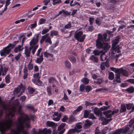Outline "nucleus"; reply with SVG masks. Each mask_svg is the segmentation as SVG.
Wrapping results in <instances>:
<instances>
[{"label": "nucleus", "instance_id": "f257e3e1", "mask_svg": "<svg viewBox=\"0 0 134 134\" xmlns=\"http://www.w3.org/2000/svg\"><path fill=\"white\" fill-rule=\"evenodd\" d=\"M39 35L38 34L35 35L29 43L30 47L29 48L27 47H25V53L26 56L29 57L30 55L31 51L32 50L31 52L34 54L37 49L38 47L37 44L38 41Z\"/></svg>", "mask_w": 134, "mask_h": 134}, {"label": "nucleus", "instance_id": "f03ea898", "mask_svg": "<svg viewBox=\"0 0 134 134\" xmlns=\"http://www.w3.org/2000/svg\"><path fill=\"white\" fill-rule=\"evenodd\" d=\"M98 37L96 40V45L98 48H102L105 51H107L110 47V46L108 43H105L104 41H107L108 39L107 38V35L106 33L104 34L103 35L100 34L98 35Z\"/></svg>", "mask_w": 134, "mask_h": 134}, {"label": "nucleus", "instance_id": "7ed1b4c3", "mask_svg": "<svg viewBox=\"0 0 134 134\" xmlns=\"http://www.w3.org/2000/svg\"><path fill=\"white\" fill-rule=\"evenodd\" d=\"M110 68L111 71L118 74H121L122 75L126 77H127L129 76L128 72L126 70L114 67H110Z\"/></svg>", "mask_w": 134, "mask_h": 134}, {"label": "nucleus", "instance_id": "20e7f679", "mask_svg": "<svg viewBox=\"0 0 134 134\" xmlns=\"http://www.w3.org/2000/svg\"><path fill=\"white\" fill-rule=\"evenodd\" d=\"M119 37L118 36L112 41L113 44L112 48L113 50H115V52H117V53H119L120 52V49H121V47H120L119 45L116 46V44L119 42Z\"/></svg>", "mask_w": 134, "mask_h": 134}, {"label": "nucleus", "instance_id": "39448f33", "mask_svg": "<svg viewBox=\"0 0 134 134\" xmlns=\"http://www.w3.org/2000/svg\"><path fill=\"white\" fill-rule=\"evenodd\" d=\"M39 75V73L34 74L33 75L34 79L32 80V81L36 85L40 86L41 85V82L39 80L40 77Z\"/></svg>", "mask_w": 134, "mask_h": 134}, {"label": "nucleus", "instance_id": "423d86ee", "mask_svg": "<svg viewBox=\"0 0 134 134\" xmlns=\"http://www.w3.org/2000/svg\"><path fill=\"white\" fill-rule=\"evenodd\" d=\"M83 34V32L81 31H80L76 33L74 35L75 38H76L79 41L83 42L85 37V35L81 36Z\"/></svg>", "mask_w": 134, "mask_h": 134}, {"label": "nucleus", "instance_id": "0eeeda50", "mask_svg": "<svg viewBox=\"0 0 134 134\" xmlns=\"http://www.w3.org/2000/svg\"><path fill=\"white\" fill-rule=\"evenodd\" d=\"M44 41L46 43L48 42L50 44H52V42L48 34H47L42 36V38L40 41V43L42 44Z\"/></svg>", "mask_w": 134, "mask_h": 134}, {"label": "nucleus", "instance_id": "6e6552de", "mask_svg": "<svg viewBox=\"0 0 134 134\" xmlns=\"http://www.w3.org/2000/svg\"><path fill=\"white\" fill-rule=\"evenodd\" d=\"M25 89V87L23 86L22 83H21L18 86L17 88L15 89L14 91V92L18 94L19 92H20V94L18 96V97H19L21 94L24 92Z\"/></svg>", "mask_w": 134, "mask_h": 134}, {"label": "nucleus", "instance_id": "1a4fd4ad", "mask_svg": "<svg viewBox=\"0 0 134 134\" xmlns=\"http://www.w3.org/2000/svg\"><path fill=\"white\" fill-rule=\"evenodd\" d=\"M93 53L95 55H99L100 54V58L102 61H104L103 59V56L105 54V52L102 51H99L98 50H95L93 51Z\"/></svg>", "mask_w": 134, "mask_h": 134}, {"label": "nucleus", "instance_id": "9d476101", "mask_svg": "<svg viewBox=\"0 0 134 134\" xmlns=\"http://www.w3.org/2000/svg\"><path fill=\"white\" fill-rule=\"evenodd\" d=\"M53 116V119L54 120L58 121L60 120L61 116L60 114H59L58 112L54 113Z\"/></svg>", "mask_w": 134, "mask_h": 134}, {"label": "nucleus", "instance_id": "9b49d317", "mask_svg": "<svg viewBox=\"0 0 134 134\" xmlns=\"http://www.w3.org/2000/svg\"><path fill=\"white\" fill-rule=\"evenodd\" d=\"M127 132L124 128L117 129L112 134H120L121 133H125Z\"/></svg>", "mask_w": 134, "mask_h": 134}, {"label": "nucleus", "instance_id": "f8f14e48", "mask_svg": "<svg viewBox=\"0 0 134 134\" xmlns=\"http://www.w3.org/2000/svg\"><path fill=\"white\" fill-rule=\"evenodd\" d=\"M134 122V119H131L129 122V125H127L124 128L125 130L127 132L129 130L130 127H131Z\"/></svg>", "mask_w": 134, "mask_h": 134}, {"label": "nucleus", "instance_id": "ddd939ff", "mask_svg": "<svg viewBox=\"0 0 134 134\" xmlns=\"http://www.w3.org/2000/svg\"><path fill=\"white\" fill-rule=\"evenodd\" d=\"M103 114L105 115L106 118H111L113 115L111 110H108L103 112Z\"/></svg>", "mask_w": 134, "mask_h": 134}, {"label": "nucleus", "instance_id": "4468645a", "mask_svg": "<svg viewBox=\"0 0 134 134\" xmlns=\"http://www.w3.org/2000/svg\"><path fill=\"white\" fill-rule=\"evenodd\" d=\"M92 124V122L88 119L85 120L84 124V127L85 129H87Z\"/></svg>", "mask_w": 134, "mask_h": 134}, {"label": "nucleus", "instance_id": "2eb2a0df", "mask_svg": "<svg viewBox=\"0 0 134 134\" xmlns=\"http://www.w3.org/2000/svg\"><path fill=\"white\" fill-rule=\"evenodd\" d=\"M44 56L46 58H51V60L54 59L53 58V55L52 54L49 53L47 51L44 52L43 53Z\"/></svg>", "mask_w": 134, "mask_h": 134}, {"label": "nucleus", "instance_id": "dca6fc26", "mask_svg": "<svg viewBox=\"0 0 134 134\" xmlns=\"http://www.w3.org/2000/svg\"><path fill=\"white\" fill-rule=\"evenodd\" d=\"M94 112L96 115L98 116H102V113L100 109L97 108H95L94 109Z\"/></svg>", "mask_w": 134, "mask_h": 134}, {"label": "nucleus", "instance_id": "f3484780", "mask_svg": "<svg viewBox=\"0 0 134 134\" xmlns=\"http://www.w3.org/2000/svg\"><path fill=\"white\" fill-rule=\"evenodd\" d=\"M121 82L120 76L117 75H115V79L113 81V84H116L117 83H120Z\"/></svg>", "mask_w": 134, "mask_h": 134}, {"label": "nucleus", "instance_id": "a211bd4d", "mask_svg": "<svg viewBox=\"0 0 134 134\" xmlns=\"http://www.w3.org/2000/svg\"><path fill=\"white\" fill-rule=\"evenodd\" d=\"M77 121V119L72 115H71L69 117L68 123L71 124L72 122Z\"/></svg>", "mask_w": 134, "mask_h": 134}, {"label": "nucleus", "instance_id": "6ab92c4d", "mask_svg": "<svg viewBox=\"0 0 134 134\" xmlns=\"http://www.w3.org/2000/svg\"><path fill=\"white\" fill-rule=\"evenodd\" d=\"M82 124L81 122H79L76 124L74 128L76 132L78 131V129H81L82 128Z\"/></svg>", "mask_w": 134, "mask_h": 134}, {"label": "nucleus", "instance_id": "aec40b11", "mask_svg": "<svg viewBox=\"0 0 134 134\" xmlns=\"http://www.w3.org/2000/svg\"><path fill=\"white\" fill-rule=\"evenodd\" d=\"M22 45H19V46L15 47L14 49V52L16 53H17L22 51L23 48L22 47Z\"/></svg>", "mask_w": 134, "mask_h": 134}, {"label": "nucleus", "instance_id": "412c9836", "mask_svg": "<svg viewBox=\"0 0 134 134\" xmlns=\"http://www.w3.org/2000/svg\"><path fill=\"white\" fill-rule=\"evenodd\" d=\"M43 53H41L40 57L37 59L36 62L38 64H40L43 61Z\"/></svg>", "mask_w": 134, "mask_h": 134}, {"label": "nucleus", "instance_id": "4be33fe9", "mask_svg": "<svg viewBox=\"0 0 134 134\" xmlns=\"http://www.w3.org/2000/svg\"><path fill=\"white\" fill-rule=\"evenodd\" d=\"M48 82L49 83H55L57 84L58 83V81L56 80L53 77H51L48 79Z\"/></svg>", "mask_w": 134, "mask_h": 134}, {"label": "nucleus", "instance_id": "5701e85b", "mask_svg": "<svg viewBox=\"0 0 134 134\" xmlns=\"http://www.w3.org/2000/svg\"><path fill=\"white\" fill-rule=\"evenodd\" d=\"M68 58L71 62L72 63H75L76 61V58L73 56L69 55L68 56Z\"/></svg>", "mask_w": 134, "mask_h": 134}, {"label": "nucleus", "instance_id": "b1692460", "mask_svg": "<svg viewBox=\"0 0 134 134\" xmlns=\"http://www.w3.org/2000/svg\"><path fill=\"white\" fill-rule=\"evenodd\" d=\"M60 11L61 12V14H63V16H68L70 14V13L68 11H65L64 9H62Z\"/></svg>", "mask_w": 134, "mask_h": 134}, {"label": "nucleus", "instance_id": "393cba45", "mask_svg": "<svg viewBox=\"0 0 134 134\" xmlns=\"http://www.w3.org/2000/svg\"><path fill=\"white\" fill-rule=\"evenodd\" d=\"M65 66L68 69H70L71 68V64L70 62L68 60H66L64 62Z\"/></svg>", "mask_w": 134, "mask_h": 134}, {"label": "nucleus", "instance_id": "a878e982", "mask_svg": "<svg viewBox=\"0 0 134 134\" xmlns=\"http://www.w3.org/2000/svg\"><path fill=\"white\" fill-rule=\"evenodd\" d=\"M8 70V68H4L3 69L2 67H1V71L2 72V75L4 76L6 74Z\"/></svg>", "mask_w": 134, "mask_h": 134}, {"label": "nucleus", "instance_id": "bb28decb", "mask_svg": "<svg viewBox=\"0 0 134 134\" xmlns=\"http://www.w3.org/2000/svg\"><path fill=\"white\" fill-rule=\"evenodd\" d=\"M11 48L9 46H7L6 47L4 48L3 49L6 54L9 53L11 51Z\"/></svg>", "mask_w": 134, "mask_h": 134}, {"label": "nucleus", "instance_id": "cd10ccee", "mask_svg": "<svg viewBox=\"0 0 134 134\" xmlns=\"http://www.w3.org/2000/svg\"><path fill=\"white\" fill-rule=\"evenodd\" d=\"M62 99L64 100V102L65 101L67 102H69L68 97L65 93H64V96L62 98Z\"/></svg>", "mask_w": 134, "mask_h": 134}, {"label": "nucleus", "instance_id": "c85d7f7f", "mask_svg": "<svg viewBox=\"0 0 134 134\" xmlns=\"http://www.w3.org/2000/svg\"><path fill=\"white\" fill-rule=\"evenodd\" d=\"M126 106L125 104H122L121 109L120 110V112H123L125 111L126 110Z\"/></svg>", "mask_w": 134, "mask_h": 134}, {"label": "nucleus", "instance_id": "c756f323", "mask_svg": "<svg viewBox=\"0 0 134 134\" xmlns=\"http://www.w3.org/2000/svg\"><path fill=\"white\" fill-rule=\"evenodd\" d=\"M37 25V22L35 21L34 23L30 24L29 26V28L31 29H34Z\"/></svg>", "mask_w": 134, "mask_h": 134}, {"label": "nucleus", "instance_id": "7c9ffc66", "mask_svg": "<svg viewBox=\"0 0 134 134\" xmlns=\"http://www.w3.org/2000/svg\"><path fill=\"white\" fill-rule=\"evenodd\" d=\"M81 81L84 84H87L89 82V80L87 78L84 77L81 80Z\"/></svg>", "mask_w": 134, "mask_h": 134}, {"label": "nucleus", "instance_id": "2f4dec72", "mask_svg": "<svg viewBox=\"0 0 134 134\" xmlns=\"http://www.w3.org/2000/svg\"><path fill=\"white\" fill-rule=\"evenodd\" d=\"M51 86L47 87V91L48 95L50 96L52 95L51 93Z\"/></svg>", "mask_w": 134, "mask_h": 134}, {"label": "nucleus", "instance_id": "473e14b6", "mask_svg": "<svg viewBox=\"0 0 134 134\" xmlns=\"http://www.w3.org/2000/svg\"><path fill=\"white\" fill-rule=\"evenodd\" d=\"M76 5V7L77 8H79L81 7L80 4L76 1L74 2V3L71 4L70 6L71 7H74Z\"/></svg>", "mask_w": 134, "mask_h": 134}, {"label": "nucleus", "instance_id": "72a5a7b5", "mask_svg": "<svg viewBox=\"0 0 134 134\" xmlns=\"http://www.w3.org/2000/svg\"><path fill=\"white\" fill-rule=\"evenodd\" d=\"M58 34V32L57 31L53 30L50 32V35L51 36H56Z\"/></svg>", "mask_w": 134, "mask_h": 134}, {"label": "nucleus", "instance_id": "f704fd0d", "mask_svg": "<svg viewBox=\"0 0 134 134\" xmlns=\"http://www.w3.org/2000/svg\"><path fill=\"white\" fill-rule=\"evenodd\" d=\"M11 0H3L2 1H0L2 4H4L5 3V5L8 6L10 3V1Z\"/></svg>", "mask_w": 134, "mask_h": 134}, {"label": "nucleus", "instance_id": "c9c22d12", "mask_svg": "<svg viewBox=\"0 0 134 134\" xmlns=\"http://www.w3.org/2000/svg\"><path fill=\"white\" fill-rule=\"evenodd\" d=\"M114 78V73L112 72H110L109 73L108 78L110 80H113Z\"/></svg>", "mask_w": 134, "mask_h": 134}, {"label": "nucleus", "instance_id": "e433bc0d", "mask_svg": "<svg viewBox=\"0 0 134 134\" xmlns=\"http://www.w3.org/2000/svg\"><path fill=\"white\" fill-rule=\"evenodd\" d=\"M46 125L49 127H53L55 125V123L51 121H47L46 123Z\"/></svg>", "mask_w": 134, "mask_h": 134}, {"label": "nucleus", "instance_id": "4c0bfd02", "mask_svg": "<svg viewBox=\"0 0 134 134\" xmlns=\"http://www.w3.org/2000/svg\"><path fill=\"white\" fill-rule=\"evenodd\" d=\"M103 80L102 79H98L94 81V82L98 84H100Z\"/></svg>", "mask_w": 134, "mask_h": 134}, {"label": "nucleus", "instance_id": "58836bf2", "mask_svg": "<svg viewBox=\"0 0 134 134\" xmlns=\"http://www.w3.org/2000/svg\"><path fill=\"white\" fill-rule=\"evenodd\" d=\"M25 107H26L28 109L34 111V107L31 104L26 105L25 106Z\"/></svg>", "mask_w": 134, "mask_h": 134}, {"label": "nucleus", "instance_id": "ea45409f", "mask_svg": "<svg viewBox=\"0 0 134 134\" xmlns=\"http://www.w3.org/2000/svg\"><path fill=\"white\" fill-rule=\"evenodd\" d=\"M28 91L31 94H32L35 91L34 89L32 87H28L27 88Z\"/></svg>", "mask_w": 134, "mask_h": 134}, {"label": "nucleus", "instance_id": "a19ab883", "mask_svg": "<svg viewBox=\"0 0 134 134\" xmlns=\"http://www.w3.org/2000/svg\"><path fill=\"white\" fill-rule=\"evenodd\" d=\"M89 115V112L88 111L85 110L84 112V117L85 118H87L88 117Z\"/></svg>", "mask_w": 134, "mask_h": 134}, {"label": "nucleus", "instance_id": "79ce46f5", "mask_svg": "<svg viewBox=\"0 0 134 134\" xmlns=\"http://www.w3.org/2000/svg\"><path fill=\"white\" fill-rule=\"evenodd\" d=\"M10 76L9 74L7 75L5 77V82L6 83H9L10 82Z\"/></svg>", "mask_w": 134, "mask_h": 134}, {"label": "nucleus", "instance_id": "37998d69", "mask_svg": "<svg viewBox=\"0 0 134 134\" xmlns=\"http://www.w3.org/2000/svg\"><path fill=\"white\" fill-rule=\"evenodd\" d=\"M126 90L128 92L130 93H132L134 92V88L132 87H131L127 88Z\"/></svg>", "mask_w": 134, "mask_h": 134}, {"label": "nucleus", "instance_id": "c03bdc74", "mask_svg": "<svg viewBox=\"0 0 134 134\" xmlns=\"http://www.w3.org/2000/svg\"><path fill=\"white\" fill-rule=\"evenodd\" d=\"M91 60H93L94 62L96 63L98 62V58L96 57L93 55H92L91 57Z\"/></svg>", "mask_w": 134, "mask_h": 134}, {"label": "nucleus", "instance_id": "a18cd8bd", "mask_svg": "<svg viewBox=\"0 0 134 134\" xmlns=\"http://www.w3.org/2000/svg\"><path fill=\"white\" fill-rule=\"evenodd\" d=\"M52 4L55 5L57 4H59L62 3L61 0H53Z\"/></svg>", "mask_w": 134, "mask_h": 134}, {"label": "nucleus", "instance_id": "49530a36", "mask_svg": "<svg viewBox=\"0 0 134 134\" xmlns=\"http://www.w3.org/2000/svg\"><path fill=\"white\" fill-rule=\"evenodd\" d=\"M43 131L45 134H51V130L49 129H44L43 130Z\"/></svg>", "mask_w": 134, "mask_h": 134}, {"label": "nucleus", "instance_id": "de8ad7c7", "mask_svg": "<svg viewBox=\"0 0 134 134\" xmlns=\"http://www.w3.org/2000/svg\"><path fill=\"white\" fill-rule=\"evenodd\" d=\"M85 89L87 92H89L92 89L91 86H87L85 87Z\"/></svg>", "mask_w": 134, "mask_h": 134}, {"label": "nucleus", "instance_id": "09e8293b", "mask_svg": "<svg viewBox=\"0 0 134 134\" xmlns=\"http://www.w3.org/2000/svg\"><path fill=\"white\" fill-rule=\"evenodd\" d=\"M133 104L132 103H129V104H126V108L128 110H130L132 107Z\"/></svg>", "mask_w": 134, "mask_h": 134}, {"label": "nucleus", "instance_id": "8fccbe9b", "mask_svg": "<svg viewBox=\"0 0 134 134\" xmlns=\"http://www.w3.org/2000/svg\"><path fill=\"white\" fill-rule=\"evenodd\" d=\"M64 28L66 29H69L71 27V24L70 22H69L68 24L64 26Z\"/></svg>", "mask_w": 134, "mask_h": 134}, {"label": "nucleus", "instance_id": "3c124183", "mask_svg": "<svg viewBox=\"0 0 134 134\" xmlns=\"http://www.w3.org/2000/svg\"><path fill=\"white\" fill-rule=\"evenodd\" d=\"M66 124L65 123H62L58 127V130H60L61 129L63 128L65 126Z\"/></svg>", "mask_w": 134, "mask_h": 134}, {"label": "nucleus", "instance_id": "603ef678", "mask_svg": "<svg viewBox=\"0 0 134 134\" xmlns=\"http://www.w3.org/2000/svg\"><path fill=\"white\" fill-rule=\"evenodd\" d=\"M85 104L86 106H88L89 105H96V103H90L88 102H86L85 103Z\"/></svg>", "mask_w": 134, "mask_h": 134}, {"label": "nucleus", "instance_id": "864d4df0", "mask_svg": "<svg viewBox=\"0 0 134 134\" xmlns=\"http://www.w3.org/2000/svg\"><path fill=\"white\" fill-rule=\"evenodd\" d=\"M31 61L30 62L28 65V68L29 70H31L33 68V64L31 63Z\"/></svg>", "mask_w": 134, "mask_h": 134}, {"label": "nucleus", "instance_id": "5fc2aeb1", "mask_svg": "<svg viewBox=\"0 0 134 134\" xmlns=\"http://www.w3.org/2000/svg\"><path fill=\"white\" fill-rule=\"evenodd\" d=\"M75 132H76V131H75V128L74 129H71L69 130L66 134H71Z\"/></svg>", "mask_w": 134, "mask_h": 134}, {"label": "nucleus", "instance_id": "6e6d98bb", "mask_svg": "<svg viewBox=\"0 0 134 134\" xmlns=\"http://www.w3.org/2000/svg\"><path fill=\"white\" fill-rule=\"evenodd\" d=\"M46 21V19L41 18L39 20V23L40 24H42L45 23Z\"/></svg>", "mask_w": 134, "mask_h": 134}, {"label": "nucleus", "instance_id": "4d7b16f0", "mask_svg": "<svg viewBox=\"0 0 134 134\" xmlns=\"http://www.w3.org/2000/svg\"><path fill=\"white\" fill-rule=\"evenodd\" d=\"M88 118L89 119H96V117L92 113L90 114Z\"/></svg>", "mask_w": 134, "mask_h": 134}, {"label": "nucleus", "instance_id": "13d9d810", "mask_svg": "<svg viewBox=\"0 0 134 134\" xmlns=\"http://www.w3.org/2000/svg\"><path fill=\"white\" fill-rule=\"evenodd\" d=\"M68 118L66 116H64L61 119V120L63 122H66L68 120Z\"/></svg>", "mask_w": 134, "mask_h": 134}, {"label": "nucleus", "instance_id": "bf43d9fd", "mask_svg": "<svg viewBox=\"0 0 134 134\" xmlns=\"http://www.w3.org/2000/svg\"><path fill=\"white\" fill-rule=\"evenodd\" d=\"M21 56V54L19 53L18 54L16 55L15 57L14 58L15 60L16 61H18L20 59Z\"/></svg>", "mask_w": 134, "mask_h": 134}, {"label": "nucleus", "instance_id": "052dcab7", "mask_svg": "<svg viewBox=\"0 0 134 134\" xmlns=\"http://www.w3.org/2000/svg\"><path fill=\"white\" fill-rule=\"evenodd\" d=\"M100 68L102 70H103L105 69V62H103L101 64Z\"/></svg>", "mask_w": 134, "mask_h": 134}, {"label": "nucleus", "instance_id": "680f3d73", "mask_svg": "<svg viewBox=\"0 0 134 134\" xmlns=\"http://www.w3.org/2000/svg\"><path fill=\"white\" fill-rule=\"evenodd\" d=\"M96 23L98 25H99L100 24V20L99 18H97L95 20Z\"/></svg>", "mask_w": 134, "mask_h": 134}, {"label": "nucleus", "instance_id": "e2e57ef3", "mask_svg": "<svg viewBox=\"0 0 134 134\" xmlns=\"http://www.w3.org/2000/svg\"><path fill=\"white\" fill-rule=\"evenodd\" d=\"M42 50V48H40L37 51V53L36 54V55L37 56H39L40 55V53Z\"/></svg>", "mask_w": 134, "mask_h": 134}, {"label": "nucleus", "instance_id": "0e129e2a", "mask_svg": "<svg viewBox=\"0 0 134 134\" xmlns=\"http://www.w3.org/2000/svg\"><path fill=\"white\" fill-rule=\"evenodd\" d=\"M49 31L48 29H45L43 30L42 31V34L44 35L46 34L47 32H48Z\"/></svg>", "mask_w": 134, "mask_h": 134}, {"label": "nucleus", "instance_id": "69168bd1", "mask_svg": "<svg viewBox=\"0 0 134 134\" xmlns=\"http://www.w3.org/2000/svg\"><path fill=\"white\" fill-rule=\"evenodd\" d=\"M50 0H44L43 1V3H44V5H48V3L50 2Z\"/></svg>", "mask_w": 134, "mask_h": 134}, {"label": "nucleus", "instance_id": "338daca9", "mask_svg": "<svg viewBox=\"0 0 134 134\" xmlns=\"http://www.w3.org/2000/svg\"><path fill=\"white\" fill-rule=\"evenodd\" d=\"M94 19V18L92 17H90L89 18V21L90 25H92L93 24Z\"/></svg>", "mask_w": 134, "mask_h": 134}, {"label": "nucleus", "instance_id": "774afa93", "mask_svg": "<svg viewBox=\"0 0 134 134\" xmlns=\"http://www.w3.org/2000/svg\"><path fill=\"white\" fill-rule=\"evenodd\" d=\"M77 72L76 70L74 69L71 71H70L69 73L70 75L71 76L73 75L75 72Z\"/></svg>", "mask_w": 134, "mask_h": 134}]
</instances>
